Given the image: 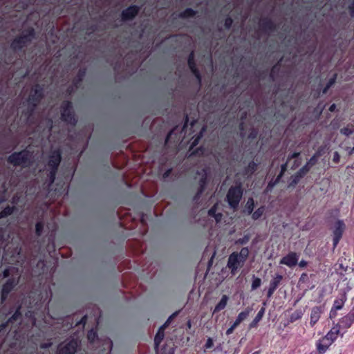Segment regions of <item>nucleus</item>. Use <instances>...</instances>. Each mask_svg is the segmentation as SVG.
<instances>
[{"mask_svg":"<svg viewBox=\"0 0 354 354\" xmlns=\"http://www.w3.org/2000/svg\"><path fill=\"white\" fill-rule=\"evenodd\" d=\"M248 256V248H243L239 252H234L229 256L227 266L232 274H236L238 269L244 265Z\"/></svg>","mask_w":354,"mask_h":354,"instance_id":"nucleus-1","label":"nucleus"},{"mask_svg":"<svg viewBox=\"0 0 354 354\" xmlns=\"http://www.w3.org/2000/svg\"><path fill=\"white\" fill-rule=\"evenodd\" d=\"M12 274L14 277L8 280V281L3 285L2 288L1 299L3 301L8 294L13 289V288L18 283L19 279V274L17 270L14 268H11L5 270L3 275L5 277H8Z\"/></svg>","mask_w":354,"mask_h":354,"instance_id":"nucleus-2","label":"nucleus"},{"mask_svg":"<svg viewBox=\"0 0 354 354\" xmlns=\"http://www.w3.org/2000/svg\"><path fill=\"white\" fill-rule=\"evenodd\" d=\"M243 192L240 186L232 187L227 194V200L230 206L236 208L242 197Z\"/></svg>","mask_w":354,"mask_h":354,"instance_id":"nucleus-3","label":"nucleus"},{"mask_svg":"<svg viewBox=\"0 0 354 354\" xmlns=\"http://www.w3.org/2000/svg\"><path fill=\"white\" fill-rule=\"evenodd\" d=\"M60 160L61 154L59 151H53L51 156H50V159L48 160V167H51L52 169L50 171V178L52 182L54 181L55 171L60 162Z\"/></svg>","mask_w":354,"mask_h":354,"instance_id":"nucleus-4","label":"nucleus"},{"mask_svg":"<svg viewBox=\"0 0 354 354\" xmlns=\"http://www.w3.org/2000/svg\"><path fill=\"white\" fill-rule=\"evenodd\" d=\"M29 157V152L28 151H23L12 154L9 157V161L15 165H25Z\"/></svg>","mask_w":354,"mask_h":354,"instance_id":"nucleus-5","label":"nucleus"},{"mask_svg":"<svg viewBox=\"0 0 354 354\" xmlns=\"http://www.w3.org/2000/svg\"><path fill=\"white\" fill-rule=\"evenodd\" d=\"M77 346V342L72 340L68 343L59 345L57 354H74Z\"/></svg>","mask_w":354,"mask_h":354,"instance_id":"nucleus-6","label":"nucleus"},{"mask_svg":"<svg viewBox=\"0 0 354 354\" xmlns=\"http://www.w3.org/2000/svg\"><path fill=\"white\" fill-rule=\"evenodd\" d=\"M345 229V225L342 221H337L335 222L333 232V245L335 247L340 239L342 238L343 232Z\"/></svg>","mask_w":354,"mask_h":354,"instance_id":"nucleus-7","label":"nucleus"},{"mask_svg":"<svg viewBox=\"0 0 354 354\" xmlns=\"http://www.w3.org/2000/svg\"><path fill=\"white\" fill-rule=\"evenodd\" d=\"M297 254L295 252H290L281 259L280 263L284 264L288 267H293L297 265Z\"/></svg>","mask_w":354,"mask_h":354,"instance_id":"nucleus-8","label":"nucleus"},{"mask_svg":"<svg viewBox=\"0 0 354 354\" xmlns=\"http://www.w3.org/2000/svg\"><path fill=\"white\" fill-rule=\"evenodd\" d=\"M33 37V31L30 30L28 35H23L18 39L14 40L12 44V47L15 49L20 48L24 45H25L28 41H30V39Z\"/></svg>","mask_w":354,"mask_h":354,"instance_id":"nucleus-9","label":"nucleus"},{"mask_svg":"<svg viewBox=\"0 0 354 354\" xmlns=\"http://www.w3.org/2000/svg\"><path fill=\"white\" fill-rule=\"evenodd\" d=\"M332 344L324 336L316 342V348L319 354H324Z\"/></svg>","mask_w":354,"mask_h":354,"instance_id":"nucleus-10","label":"nucleus"},{"mask_svg":"<svg viewBox=\"0 0 354 354\" xmlns=\"http://www.w3.org/2000/svg\"><path fill=\"white\" fill-rule=\"evenodd\" d=\"M340 335V325L335 324L324 336L332 344Z\"/></svg>","mask_w":354,"mask_h":354,"instance_id":"nucleus-11","label":"nucleus"},{"mask_svg":"<svg viewBox=\"0 0 354 354\" xmlns=\"http://www.w3.org/2000/svg\"><path fill=\"white\" fill-rule=\"evenodd\" d=\"M63 109L64 110L62 113V118L63 120L69 123H73L75 122V119L71 113V104L68 102L64 103Z\"/></svg>","mask_w":354,"mask_h":354,"instance_id":"nucleus-12","label":"nucleus"},{"mask_svg":"<svg viewBox=\"0 0 354 354\" xmlns=\"http://www.w3.org/2000/svg\"><path fill=\"white\" fill-rule=\"evenodd\" d=\"M322 308L320 306H315L312 308L310 313V324L314 326L319 319L322 313Z\"/></svg>","mask_w":354,"mask_h":354,"instance_id":"nucleus-13","label":"nucleus"},{"mask_svg":"<svg viewBox=\"0 0 354 354\" xmlns=\"http://www.w3.org/2000/svg\"><path fill=\"white\" fill-rule=\"evenodd\" d=\"M169 319L162 326L160 327L158 333H156L155 338H154V343L156 347H158L162 340L164 338V330L167 326L169 323Z\"/></svg>","mask_w":354,"mask_h":354,"instance_id":"nucleus-14","label":"nucleus"},{"mask_svg":"<svg viewBox=\"0 0 354 354\" xmlns=\"http://www.w3.org/2000/svg\"><path fill=\"white\" fill-rule=\"evenodd\" d=\"M353 322H354V311H353V308L352 309V310L348 315H346V316L343 317L341 319V320H340V322L346 328H349L351 326V324L353 323Z\"/></svg>","mask_w":354,"mask_h":354,"instance_id":"nucleus-15","label":"nucleus"},{"mask_svg":"<svg viewBox=\"0 0 354 354\" xmlns=\"http://www.w3.org/2000/svg\"><path fill=\"white\" fill-rule=\"evenodd\" d=\"M138 11V8L136 6H131L122 12V18L124 19H132Z\"/></svg>","mask_w":354,"mask_h":354,"instance_id":"nucleus-16","label":"nucleus"},{"mask_svg":"<svg viewBox=\"0 0 354 354\" xmlns=\"http://www.w3.org/2000/svg\"><path fill=\"white\" fill-rule=\"evenodd\" d=\"M251 310V308H247L244 311L241 312L233 323L234 326H238L243 321H244L248 317Z\"/></svg>","mask_w":354,"mask_h":354,"instance_id":"nucleus-17","label":"nucleus"},{"mask_svg":"<svg viewBox=\"0 0 354 354\" xmlns=\"http://www.w3.org/2000/svg\"><path fill=\"white\" fill-rule=\"evenodd\" d=\"M227 301L228 297L227 295H223L218 304L215 306V308L213 310V313H215L224 309L227 306Z\"/></svg>","mask_w":354,"mask_h":354,"instance_id":"nucleus-18","label":"nucleus"},{"mask_svg":"<svg viewBox=\"0 0 354 354\" xmlns=\"http://www.w3.org/2000/svg\"><path fill=\"white\" fill-rule=\"evenodd\" d=\"M346 299V295L344 293L342 295L341 298L335 300L333 308H335L336 310H341L343 308Z\"/></svg>","mask_w":354,"mask_h":354,"instance_id":"nucleus-19","label":"nucleus"},{"mask_svg":"<svg viewBox=\"0 0 354 354\" xmlns=\"http://www.w3.org/2000/svg\"><path fill=\"white\" fill-rule=\"evenodd\" d=\"M265 313V308H262L257 315H256L255 318L252 320V322L250 324L249 327L250 328H254L257 326L258 323L260 322V320L262 319L263 315Z\"/></svg>","mask_w":354,"mask_h":354,"instance_id":"nucleus-20","label":"nucleus"},{"mask_svg":"<svg viewBox=\"0 0 354 354\" xmlns=\"http://www.w3.org/2000/svg\"><path fill=\"white\" fill-rule=\"evenodd\" d=\"M254 207V201L252 198L248 199L243 212L247 214H251Z\"/></svg>","mask_w":354,"mask_h":354,"instance_id":"nucleus-21","label":"nucleus"},{"mask_svg":"<svg viewBox=\"0 0 354 354\" xmlns=\"http://www.w3.org/2000/svg\"><path fill=\"white\" fill-rule=\"evenodd\" d=\"M188 64H189V66L190 69L192 70V71L196 75L197 79L198 80H200L199 73L196 71V69L195 68V66H194V54L193 53H191V55L189 57Z\"/></svg>","mask_w":354,"mask_h":354,"instance_id":"nucleus-22","label":"nucleus"},{"mask_svg":"<svg viewBox=\"0 0 354 354\" xmlns=\"http://www.w3.org/2000/svg\"><path fill=\"white\" fill-rule=\"evenodd\" d=\"M265 212V207L261 206L258 209H257L254 212H252V218L254 221L260 218Z\"/></svg>","mask_w":354,"mask_h":354,"instance_id":"nucleus-23","label":"nucleus"},{"mask_svg":"<svg viewBox=\"0 0 354 354\" xmlns=\"http://www.w3.org/2000/svg\"><path fill=\"white\" fill-rule=\"evenodd\" d=\"M281 279L282 276L280 274H277L270 281V286L274 289H277Z\"/></svg>","mask_w":354,"mask_h":354,"instance_id":"nucleus-24","label":"nucleus"},{"mask_svg":"<svg viewBox=\"0 0 354 354\" xmlns=\"http://www.w3.org/2000/svg\"><path fill=\"white\" fill-rule=\"evenodd\" d=\"M261 285V280L260 278L255 277L253 275L252 277V283L251 285V289L252 290H254L257 289L259 287H260Z\"/></svg>","mask_w":354,"mask_h":354,"instance_id":"nucleus-25","label":"nucleus"},{"mask_svg":"<svg viewBox=\"0 0 354 354\" xmlns=\"http://www.w3.org/2000/svg\"><path fill=\"white\" fill-rule=\"evenodd\" d=\"M215 212H216V206H214L208 212L210 216H214L215 218L216 222H218L221 221L222 215H221V214H216Z\"/></svg>","mask_w":354,"mask_h":354,"instance_id":"nucleus-26","label":"nucleus"},{"mask_svg":"<svg viewBox=\"0 0 354 354\" xmlns=\"http://www.w3.org/2000/svg\"><path fill=\"white\" fill-rule=\"evenodd\" d=\"M205 131V129H204V128H203V129L201 130V131H200L199 134H198L196 138H192V142H191V148H193L194 146H196V145L198 144V142L199 140H200V139L202 138V136H203V131Z\"/></svg>","mask_w":354,"mask_h":354,"instance_id":"nucleus-27","label":"nucleus"},{"mask_svg":"<svg viewBox=\"0 0 354 354\" xmlns=\"http://www.w3.org/2000/svg\"><path fill=\"white\" fill-rule=\"evenodd\" d=\"M341 133L345 135V136H349L352 134L354 132V128L353 126L351 127H346L341 129L340 130Z\"/></svg>","mask_w":354,"mask_h":354,"instance_id":"nucleus-28","label":"nucleus"},{"mask_svg":"<svg viewBox=\"0 0 354 354\" xmlns=\"http://www.w3.org/2000/svg\"><path fill=\"white\" fill-rule=\"evenodd\" d=\"M319 156V153H316L313 155L310 160L306 162V165H308V167L311 168L313 165H315L317 161V158Z\"/></svg>","mask_w":354,"mask_h":354,"instance_id":"nucleus-29","label":"nucleus"},{"mask_svg":"<svg viewBox=\"0 0 354 354\" xmlns=\"http://www.w3.org/2000/svg\"><path fill=\"white\" fill-rule=\"evenodd\" d=\"M249 240H250V236L247 234V235H245L243 237L240 238L238 240H236V243L240 244V245H244V244L247 243L249 241Z\"/></svg>","mask_w":354,"mask_h":354,"instance_id":"nucleus-30","label":"nucleus"},{"mask_svg":"<svg viewBox=\"0 0 354 354\" xmlns=\"http://www.w3.org/2000/svg\"><path fill=\"white\" fill-rule=\"evenodd\" d=\"M12 212V208L10 207L5 208L4 210L0 213V218L11 214Z\"/></svg>","mask_w":354,"mask_h":354,"instance_id":"nucleus-31","label":"nucleus"},{"mask_svg":"<svg viewBox=\"0 0 354 354\" xmlns=\"http://www.w3.org/2000/svg\"><path fill=\"white\" fill-rule=\"evenodd\" d=\"M302 316V313L301 311H296L292 313L290 316V320L292 322L295 321L298 319H300Z\"/></svg>","mask_w":354,"mask_h":354,"instance_id":"nucleus-32","label":"nucleus"},{"mask_svg":"<svg viewBox=\"0 0 354 354\" xmlns=\"http://www.w3.org/2000/svg\"><path fill=\"white\" fill-rule=\"evenodd\" d=\"M291 178H292V181L289 184V187H295L300 180V178H298V176L296 174L293 175L291 177Z\"/></svg>","mask_w":354,"mask_h":354,"instance_id":"nucleus-33","label":"nucleus"},{"mask_svg":"<svg viewBox=\"0 0 354 354\" xmlns=\"http://www.w3.org/2000/svg\"><path fill=\"white\" fill-rule=\"evenodd\" d=\"M96 337H97V335L94 330H91L88 332V339L90 342H93L95 340V339L96 338Z\"/></svg>","mask_w":354,"mask_h":354,"instance_id":"nucleus-34","label":"nucleus"},{"mask_svg":"<svg viewBox=\"0 0 354 354\" xmlns=\"http://www.w3.org/2000/svg\"><path fill=\"white\" fill-rule=\"evenodd\" d=\"M310 168L308 165H304L300 169V173H302L304 176L310 171Z\"/></svg>","mask_w":354,"mask_h":354,"instance_id":"nucleus-35","label":"nucleus"},{"mask_svg":"<svg viewBox=\"0 0 354 354\" xmlns=\"http://www.w3.org/2000/svg\"><path fill=\"white\" fill-rule=\"evenodd\" d=\"M194 12L192 9H187L183 14L182 15L183 17H189L194 15Z\"/></svg>","mask_w":354,"mask_h":354,"instance_id":"nucleus-36","label":"nucleus"},{"mask_svg":"<svg viewBox=\"0 0 354 354\" xmlns=\"http://www.w3.org/2000/svg\"><path fill=\"white\" fill-rule=\"evenodd\" d=\"M340 160V156L337 151H335L333 154V161L335 163H338Z\"/></svg>","mask_w":354,"mask_h":354,"instance_id":"nucleus-37","label":"nucleus"},{"mask_svg":"<svg viewBox=\"0 0 354 354\" xmlns=\"http://www.w3.org/2000/svg\"><path fill=\"white\" fill-rule=\"evenodd\" d=\"M335 83V78H332L329 80L326 87L324 89L323 93H326L327 90Z\"/></svg>","mask_w":354,"mask_h":354,"instance_id":"nucleus-38","label":"nucleus"},{"mask_svg":"<svg viewBox=\"0 0 354 354\" xmlns=\"http://www.w3.org/2000/svg\"><path fill=\"white\" fill-rule=\"evenodd\" d=\"M213 346V340L212 338L209 337L207 339L206 344H205V348H210Z\"/></svg>","mask_w":354,"mask_h":354,"instance_id":"nucleus-39","label":"nucleus"},{"mask_svg":"<svg viewBox=\"0 0 354 354\" xmlns=\"http://www.w3.org/2000/svg\"><path fill=\"white\" fill-rule=\"evenodd\" d=\"M42 228H43V225H42V224H41V223H37V224L36 225V232H37V234H39H39H41V230H42Z\"/></svg>","mask_w":354,"mask_h":354,"instance_id":"nucleus-40","label":"nucleus"},{"mask_svg":"<svg viewBox=\"0 0 354 354\" xmlns=\"http://www.w3.org/2000/svg\"><path fill=\"white\" fill-rule=\"evenodd\" d=\"M236 327V326H234V324H233L227 330H226V334L227 335H230L231 333H233L234 328Z\"/></svg>","mask_w":354,"mask_h":354,"instance_id":"nucleus-41","label":"nucleus"},{"mask_svg":"<svg viewBox=\"0 0 354 354\" xmlns=\"http://www.w3.org/2000/svg\"><path fill=\"white\" fill-rule=\"evenodd\" d=\"M337 310L335 308H331L330 311V318H333L335 317L336 315H337Z\"/></svg>","mask_w":354,"mask_h":354,"instance_id":"nucleus-42","label":"nucleus"},{"mask_svg":"<svg viewBox=\"0 0 354 354\" xmlns=\"http://www.w3.org/2000/svg\"><path fill=\"white\" fill-rule=\"evenodd\" d=\"M249 169L251 170V171H254L257 168V164L254 162H250L248 166Z\"/></svg>","mask_w":354,"mask_h":354,"instance_id":"nucleus-43","label":"nucleus"},{"mask_svg":"<svg viewBox=\"0 0 354 354\" xmlns=\"http://www.w3.org/2000/svg\"><path fill=\"white\" fill-rule=\"evenodd\" d=\"M276 289L272 288L270 286L269 289H268V297H270L272 296V295L273 294V292H274Z\"/></svg>","mask_w":354,"mask_h":354,"instance_id":"nucleus-44","label":"nucleus"},{"mask_svg":"<svg viewBox=\"0 0 354 354\" xmlns=\"http://www.w3.org/2000/svg\"><path fill=\"white\" fill-rule=\"evenodd\" d=\"M299 266L301 267V268H305L306 266H307V262L304 260H301L299 263Z\"/></svg>","mask_w":354,"mask_h":354,"instance_id":"nucleus-45","label":"nucleus"},{"mask_svg":"<svg viewBox=\"0 0 354 354\" xmlns=\"http://www.w3.org/2000/svg\"><path fill=\"white\" fill-rule=\"evenodd\" d=\"M232 19H230V18H229V19H227L225 20V26H226L227 27H230V25L232 24Z\"/></svg>","mask_w":354,"mask_h":354,"instance_id":"nucleus-46","label":"nucleus"},{"mask_svg":"<svg viewBox=\"0 0 354 354\" xmlns=\"http://www.w3.org/2000/svg\"><path fill=\"white\" fill-rule=\"evenodd\" d=\"M299 155V152H295V153H293L292 154H291V155L288 157V159H290V158H295L297 157Z\"/></svg>","mask_w":354,"mask_h":354,"instance_id":"nucleus-47","label":"nucleus"},{"mask_svg":"<svg viewBox=\"0 0 354 354\" xmlns=\"http://www.w3.org/2000/svg\"><path fill=\"white\" fill-rule=\"evenodd\" d=\"M286 169H287V163H285V164H283V165H281V170L282 171H284V172H285V171H286Z\"/></svg>","mask_w":354,"mask_h":354,"instance_id":"nucleus-48","label":"nucleus"},{"mask_svg":"<svg viewBox=\"0 0 354 354\" xmlns=\"http://www.w3.org/2000/svg\"><path fill=\"white\" fill-rule=\"evenodd\" d=\"M336 108V105L335 104H333L332 105H330V106L329 107V111H334L335 109Z\"/></svg>","mask_w":354,"mask_h":354,"instance_id":"nucleus-49","label":"nucleus"},{"mask_svg":"<svg viewBox=\"0 0 354 354\" xmlns=\"http://www.w3.org/2000/svg\"><path fill=\"white\" fill-rule=\"evenodd\" d=\"M298 178H299L300 179L304 176V175L302 174V173H300V171L299 170L296 174H295Z\"/></svg>","mask_w":354,"mask_h":354,"instance_id":"nucleus-50","label":"nucleus"},{"mask_svg":"<svg viewBox=\"0 0 354 354\" xmlns=\"http://www.w3.org/2000/svg\"><path fill=\"white\" fill-rule=\"evenodd\" d=\"M283 174H284V171H282L281 170V172H280L279 175L277 176V180H279L282 177V176L283 175Z\"/></svg>","mask_w":354,"mask_h":354,"instance_id":"nucleus-51","label":"nucleus"},{"mask_svg":"<svg viewBox=\"0 0 354 354\" xmlns=\"http://www.w3.org/2000/svg\"><path fill=\"white\" fill-rule=\"evenodd\" d=\"M283 174H284V171H282L281 170V172H280L279 175L277 176V180H279L282 177V176L283 175Z\"/></svg>","mask_w":354,"mask_h":354,"instance_id":"nucleus-52","label":"nucleus"},{"mask_svg":"<svg viewBox=\"0 0 354 354\" xmlns=\"http://www.w3.org/2000/svg\"><path fill=\"white\" fill-rule=\"evenodd\" d=\"M299 164H300V162L295 161V164L293 165V167L295 168V167H298L299 165Z\"/></svg>","mask_w":354,"mask_h":354,"instance_id":"nucleus-53","label":"nucleus"},{"mask_svg":"<svg viewBox=\"0 0 354 354\" xmlns=\"http://www.w3.org/2000/svg\"><path fill=\"white\" fill-rule=\"evenodd\" d=\"M51 345V343L48 344H42L41 346V348H47L48 346H50Z\"/></svg>","mask_w":354,"mask_h":354,"instance_id":"nucleus-54","label":"nucleus"},{"mask_svg":"<svg viewBox=\"0 0 354 354\" xmlns=\"http://www.w3.org/2000/svg\"><path fill=\"white\" fill-rule=\"evenodd\" d=\"M17 317H18V315H17V313H15V314L12 317V319H17Z\"/></svg>","mask_w":354,"mask_h":354,"instance_id":"nucleus-55","label":"nucleus"},{"mask_svg":"<svg viewBox=\"0 0 354 354\" xmlns=\"http://www.w3.org/2000/svg\"><path fill=\"white\" fill-rule=\"evenodd\" d=\"M350 9H351V14L353 15H354L353 8L352 7H350Z\"/></svg>","mask_w":354,"mask_h":354,"instance_id":"nucleus-56","label":"nucleus"},{"mask_svg":"<svg viewBox=\"0 0 354 354\" xmlns=\"http://www.w3.org/2000/svg\"><path fill=\"white\" fill-rule=\"evenodd\" d=\"M354 152V147L353 149H351V151H349V154H351Z\"/></svg>","mask_w":354,"mask_h":354,"instance_id":"nucleus-57","label":"nucleus"},{"mask_svg":"<svg viewBox=\"0 0 354 354\" xmlns=\"http://www.w3.org/2000/svg\"><path fill=\"white\" fill-rule=\"evenodd\" d=\"M274 185V184L271 185L270 183L268 184V187H270L271 188Z\"/></svg>","mask_w":354,"mask_h":354,"instance_id":"nucleus-58","label":"nucleus"},{"mask_svg":"<svg viewBox=\"0 0 354 354\" xmlns=\"http://www.w3.org/2000/svg\"><path fill=\"white\" fill-rule=\"evenodd\" d=\"M28 103H30V104H32V99H31V98H30V99L28 100Z\"/></svg>","mask_w":354,"mask_h":354,"instance_id":"nucleus-59","label":"nucleus"},{"mask_svg":"<svg viewBox=\"0 0 354 354\" xmlns=\"http://www.w3.org/2000/svg\"><path fill=\"white\" fill-rule=\"evenodd\" d=\"M85 319H86V317H84V318L82 319V321H81V322H83L84 324L85 323Z\"/></svg>","mask_w":354,"mask_h":354,"instance_id":"nucleus-60","label":"nucleus"},{"mask_svg":"<svg viewBox=\"0 0 354 354\" xmlns=\"http://www.w3.org/2000/svg\"><path fill=\"white\" fill-rule=\"evenodd\" d=\"M188 326L190 328L191 327V324L190 322H188Z\"/></svg>","mask_w":354,"mask_h":354,"instance_id":"nucleus-61","label":"nucleus"},{"mask_svg":"<svg viewBox=\"0 0 354 354\" xmlns=\"http://www.w3.org/2000/svg\"><path fill=\"white\" fill-rule=\"evenodd\" d=\"M310 354H317V353L313 352V353H310Z\"/></svg>","mask_w":354,"mask_h":354,"instance_id":"nucleus-62","label":"nucleus"},{"mask_svg":"<svg viewBox=\"0 0 354 354\" xmlns=\"http://www.w3.org/2000/svg\"><path fill=\"white\" fill-rule=\"evenodd\" d=\"M353 308V311H354V307Z\"/></svg>","mask_w":354,"mask_h":354,"instance_id":"nucleus-63","label":"nucleus"}]
</instances>
